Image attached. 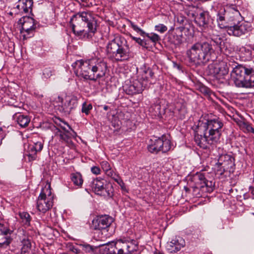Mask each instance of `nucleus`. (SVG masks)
<instances>
[{
	"label": "nucleus",
	"mask_w": 254,
	"mask_h": 254,
	"mask_svg": "<svg viewBox=\"0 0 254 254\" xmlns=\"http://www.w3.org/2000/svg\"><path fill=\"white\" fill-rule=\"evenodd\" d=\"M215 29L211 26H206L201 29V35L207 39H209Z\"/></svg>",
	"instance_id": "obj_31"
},
{
	"label": "nucleus",
	"mask_w": 254,
	"mask_h": 254,
	"mask_svg": "<svg viewBox=\"0 0 254 254\" xmlns=\"http://www.w3.org/2000/svg\"><path fill=\"white\" fill-rule=\"evenodd\" d=\"M54 195L49 188L43 189L40 193L37 201V208L42 213H46L53 205Z\"/></svg>",
	"instance_id": "obj_7"
},
{
	"label": "nucleus",
	"mask_w": 254,
	"mask_h": 254,
	"mask_svg": "<svg viewBox=\"0 0 254 254\" xmlns=\"http://www.w3.org/2000/svg\"><path fill=\"white\" fill-rule=\"evenodd\" d=\"M149 112L155 117L161 118L165 113V107H162L160 102H156L149 108Z\"/></svg>",
	"instance_id": "obj_22"
},
{
	"label": "nucleus",
	"mask_w": 254,
	"mask_h": 254,
	"mask_svg": "<svg viewBox=\"0 0 254 254\" xmlns=\"http://www.w3.org/2000/svg\"><path fill=\"white\" fill-rule=\"evenodd\" d=\"M203 90H204L203 91H204V92L205 94H209V89L208 88L205 87V88H203Z\"/></svg>",
	"instance_id": "obj_59"
},
{
	"label": "nucleus",
	"mask_w": 254,
	"mask_h": 254,
	"mask_svg": "<svg viewBox=\"0 0 254 254\" xmlns=\"http://www.w3.org/2000/svg\"><path fill=\"white\" fill-rule=\"evenodd\" d=\"M244 199H248L249 198V195L247 193H245L244 195Z\"/></svg>",
	"instance_id": "obj_62"
},
{
	"label": "nucleus",
	"mask_w": 254,
	"mask_h": 254,
	"mask_svg": "<svg viewBox=\"0 0 254 254\" xmlns=\"http://www.w3.org/2000/svg\"><path fill=\"white\" fill-rule=\"evenodd\" d=\"M31 248V243L28 241H24L23 243V246L21 248V254H25L27 252L30 250Z\"/></svg>",
	"instance_id": "obj_41"
},
{
	"label": "nucleus",
	"mask_w": 254,
	"mask_h": 254,
	"mask_svg": "<svg viewBox=\"0 0 254 254\" xmlns=\"http://www.w3.org/2000/svg\"><path fill=\"white\" fill-rule=\"evenodd\" d=\"M220 62H214L212 64L208 65L207 67V70L210 75L215 76V75L218 74L217 70L219 67V64Z\"/></svg>",
	"instance_id": "obj_29"
},
{
	"label": "nucleus",
	"mask_w": 254,
	"mask_h": 254,
	"mask_svg": "<svg viewBox=\"0 0 254 254\" xmlns=\"http://www.w3.org/2000/svg\"><path fill=\"white\" fill-rule=\"evenodd\" d=\"M251 30L250 23L246 22H238L233 26H229L226 30L229 35L240 37L245 35Z\"/></svg>",
	"instance_id": "obj_14"
},
{
	"label": "nucleus",
	"mask_w": 254,
	"mask_h": 254,
	"mask_svg": "<svg viewBox=\"0 0 254 254\" xmlns=\"http://www.w3.org/2000/svg\"><path fill=\"white\" fill-rule=\"evenodd\" d=\"M117 243L113 242L100 245L98 247L104 246V251L106 254H116V249H118Z\"/></svg>",
	"instance_id": "obj_27"
},
{
	"label": "nucleus",
	"mask_w": 254,
	"mask_h": 254,
	"mask_svg": "<svg viewBox=\"0 0 254 254\" xmlns=\"http://www.w3.org/2000/svg\"><path fill=\"white\" fill-rule=\"evenodd\" d=\"M214 54L212 46L208 42H196L186 52L189 62L195 65H204L210 61H213Z\"/></svg>",
	"instance_id": "obj_4"
},
{
	"label": "nucleus",
	"mask_w": 254,
	"mask_h": 254,
	"mask_svg": "<svg viewBox=\"0 0 254 254\" xmlns=\"http://www.w3.org/2000/svg\"><path fill=\"white\" fill-rule=\"evenodd\" d=\"M209 39H211V40L215 43L217 46L221 47V43L222 42V39L218 35V32L216 30H215V32H214L212 33V35Z\"/></svg>",
	"instance_id": "obj_37"
},
{
	"label": "nucleus",
	"mask_w": 254,
	"mask_h": 254,
	"mask_svg": "<svg viewBox=\"0 0 254 254\" xmlns=\"http://www.w3.org/2000/svg\"><path fill=\"white\" fill-rule=\"evenodd\" d=\"M241 127L245 132H251L254 133V128L250 124L246 122H243L241 125Z\"/></svg>",
	"instance_id": "obj_39"
},
{
	"label": "nucleus",
	"mask_w": 254,
	"mask_h": 254,
	"mask_svg": "<svg viewBox=\"0 0 254 254\" xmlns=\"http://www.w3.org/2000/svg\"><path fill=\"white\" fill-rule=\"evenodd\" d=\"M19 215L23 225L26 226H30L31 218L28 213L26 212H20Z\"/></svg>",
	"instance_id": "obj_34"
},
{
	"label": "nucleus",
	"mask_w": 254,
	"mask_h": 254,
	"mask_svg": "<svg viewBox=\"0 0 254 254\" xmlns=\"http://www.w3.org/2000/svg\"><path fill=\"white\" fill-rule=\"evenodd\" d=\"M183 42V35L182 34L176 36V44L180 45Z\"/></svg>",
	"instance_id": "obj_54"
},
{
	"label": "nucleus",
	"mask_w": 254,
	"mask_h": 254,
	"mask_svg": "<svg viewBox=\"0 0 254 254\" xmlns=\"http://www.w3.org/2000/svg\"><path fill=\"white\" fill-rule=\"evenodd\" d=\"M249 190L251 191V193L254 194V188L252 186H250L249 187Z\"/></svg>",
	"instance_id": "obj_60"
},
{
	"label": "nucleus",
	"mask_w": 254,
	"mask_h": 254,
	"mask_svg": "<svg viewBox=\"0 0 254 254\" xmlns=\"http://www.w3.org/2000/svg\"><path fill=\"white\" fill-rule=\"evenodd\" d=\"M18 1L19 3H21V0H19ZM16 8H17L20 12V10H21L20 3L16 5Z\"/></svg>",
	"instance_id": "obj_57"
},
{
	"label": "nucleus",
	"mask_w": 254,
	"mask_h": 254,
	"mask_svg": "<svg viewBox=\"0 0 254 254\" xmlns=\"http://www.w3.org/2000/svg\"><path fill=\"white\" fill-rule=\"evenodd\" d=\"M215 183L212 181H209L207 180L203 182V184L200 186L201 189L202 191H206L208 192H211L213 191Z\"/></svg>",
	"instance_id": "obj_33"
},
{
	"label": "nucleus",
	"mask_w": 254,
	"mask_h": 254,
	"mask_svg": "<svg viewBox=\"0 0 254 254\" xmlns=\"http://www.w3.org/2000/svg\"><path fill=\"white\" fill-rule=\"evenodd\" d=\"M130 37L133 40L142 47H145L146 45V42L144 40L141 39L140 38H137L131 35L130 36Z\"/></svg>",
	"instance_id": "obj_44"
},
{
	"label": "nucleus",
	"mask_w": 254,
	"mask_h": 254,
	"mask_svg": "<svg viewBox=\"0 0 254 254\" xmlns=\"http://www.w3.org/2000/svg\"><path fill=\"white\" fill-rule=\"evenodd\" d=\"M91 172L95 175H99L100 174L101 170L99 167L93 166L91 168Z\"/></svg>",
	"instance_id": "obj_50"
},
{
	"label": "nucleus",
	"mask_w": 254,
	"mask_h": 254,
	"mask_svg": "<svg viewBox=\"0 0 254 254\" xmlns=\"http://www.w3.org/2000/svg\"><path fill=\"white\" fill-rule=\"evenodd\" d=\"M234 159L230 155L225 154L221 155L216 164L217 173L222 175L225 172L230 171V169L234 165Z\"/></svg>",
	"instance_id": "obj_15"
},
{
	"label": "nucleus",
	"mask_w": 254,
	"mask_h": 254,
	"mask_svg": "<svg viewBox=\"0 0 254 254\" xmlns=\"http://www.w3.org/2000/svg\"><path fill=\"white\" fill-rule=\"evenodd\" d=\"M249 70L250 68H246L242 65L236 66L233 68L231 73V77L237 87H243Z\"/></svg>",
	"instance_id": "obj_10"
},
{
	"label": "nucleus",
	"mask_w": 254,
	"mask_h": 254,
	"mask_svg": "<svg viewBox=\"0 0 254 254\" xmlns=\"http://www.w3.org/2000/svg\"><path fill=\"white\" fill-rule=\"evenodd\" d=\"M192 193L194 197H199L201 196V194L200 193V186L195 185V186L192 187Z\"/></svg>",
	"instance_id": "obj_42"
},
{
	"label": "nucleus",
	"mask_w": 254,
	"mask_h": 254,
	"mask_svg": "<svg viewBox=\"0 0 254 254\" xmlns=\"http://www.w3.org/2000/svg\"><path fill=\"white\" fill-rule=\"evenodd\" d=\"M108 57L117 62L127 60L130 56L129 45L126 39L120 36L115 37L109 41L106 46Z\"/></svg>",
	"instance_id": "obj_5"
},
{
	"label": "nucleus",
	"mask_w": 254,
	"mask_h": 254,
	"mask_svg": "<svg viewBox=\"0 0 254 254\" xmlns=\"http://www.w3.org/2000/svg\"><path fill=\"white\" fill-rule=\"evenodd\" d=\"M92 106L91 104H87L86 102H84L82 104L81 112L87 115L89 114L90 111L92 110Z\"/></svg>",
	"instance_id": "obj_40"
},
{
	"label": "nucleus",
	"mask_w": 254,
	"mask_h": 254,
	"mask_svg": "<svg viewBox=\"0 0 254 254\" xmlns=\"http://www.w3.org/2000/svg\"><path fill=\"white\" fill-rule=\"evenodd\" d=\"M154 254H164V253L162 252H161L160 251H158L157 250H156L155 252H154Z\"/></svg>",
	"instance_id": "obj_58"
},
{
	"label": "nucleus",
	"mask_w": 254,
	"mask_h": 254,
	"mask_svg": "<svg viewBox=\"0 0 254 254\" xmlns=\"http://www.w3.org/2000/svg\"><path fill=\"white\" fill-rule=\"evenodd\" d=\"M154 74L152 70L149 67L140 68L137 71L136 78H133L126 81L123 86L124 90L128 95L141 93L144 89L153 84Z\"/></svg>",
	"instance_id": "obj_3"
},
{
	"label": "nucleus",
	"mask_w": 254,
	"mask_h": 254,
	"mask_svg": "<svg viewBox=\"0 0 254 254\" xmlns=\"http://www.w3.org/2000/svg\"><path fill=\"white\" fill-rule=\"evenodd\" d=\"M71 180L73 184L77 187H81L83 184V179L81 174L79 173H75L71 174Z\"/></svg>",
	"instance_id": "obj_30"
},
{
	"label": "nucleus",
	"mask_w": 254,
	"mask_h": 254,
	"mask_svg": "<svg viewBox=\"0 0 254 254\" xmlns=\"http://www.w3.org/2000/svg\"><path fill=\"white\" fill-rule=\"evenodd\" d=\"M195 185L201 186L203 184V182L206 181L205 174L203 173H196L192 178Z\"/></svg>",
	"instance_id": "obj_32"
},
{
	"label": "nucleus",
	"mask_w": 254,
	"mask_h": 254,
	"mask_svg": "<svg viewBox=\"0 0 254 254\" xmlns=\"http://www.w3.org/2000/svg\"><path fill=\"white\" fill-rule=\"evenodd\" d=\"M33 4V0H25V1L21 2L20 3V12L24 13H28L29 12H31Z\"/></svg>",
	"instance_id": "obj_28"
},
{
	"label": "nucleus",
	"mask_w": 254,
	"mask_h": 254,
	"mask_svg": "<svg viewBox=\"0 0 254 254\" xmlns=\"http://www.w3.org/2000/svg\"><path fill=\"white\" fill-rule=\"evenodd\" d=\"M109 108V107L108 106H107V105H104V106H103V109H104V110H105V111L108 110Z\"/></svg>",
	"instance_id": "obj_61"
},
{
	"label": "nucleus",
	"mask_w": 254,
	"mask_h": 254,
	"mask_svg": "<svg viewBox=\"0 0 254 254\" xmlns=\"http://www.w3.org/2000/svg\"><path fill=\"white\" fill-rule=\"evenodd\" d=\"M129 22L130 26L135 31L139 33L142 36L147 37L153 43L154 45H155L157 42L160 41L161 38L158 34L154 33H146L132 21H129Z\"/></svg>",
	"instance_id": "obj_18"
},
{
	"label": "nucleus",
	"mask_w": 254,
	"mask_h": 254,
	"mask_svg": "<svg viewBox=\"0 0 254 254\" xmlns=\"http://www.w3.org/2000/svg\"><path fill=\"white\" fill-rule=\"evenodd\" d=\"M168 28L166 26L163 24H159L155 26V30L161 33H164L167 30Z\"/></svg>",
	"instance_id": "obj_43"
},
{
	"label": "nucleus",
	"mask_w": 254,
	"mask_h": 254,
	"mask_svg": "<svg viewBox=\"0 0 254 254\" xmlns=\"http://www.w3.org/2000/svg\"><path fill=\"white\" fill-rule=\"evenodd\" d=\"M223 126L222 120L217 117L205 122L200 121L198 130L194 135V141L202 149L209 148L210 145L219 141Z\"/></svg>",
	"instance_id": "obj_1"
},
{
	"label": "nucleus",
	"mask_w": 254,
	"mask_h": 254,
	"mask_svg": "<svg viewBox=\"0 0 254 254\" xmlns=\"http://www.w3.org/2000/svg\"><path fill=\"white\" fill-rule=\"evenodd\" d=\"M13 230L9 227V224L4 220L0 221V245H8L12 241L11 235Z\"/></svg>",
	"instance_id": "obj_16"
},
{
	"label": "nucleus",
	"mask_w": 254,
	"mask_h": 254,
	"mask_svg": "<svg viewBox=\"0 0 254 254\" xmlns=\"http://www.w3.org/2000/svg\"><path fill=\"white\" fill-rule=\"evenodd\" d=\"M118 249H116V250H118L117 253H116V254H126V252H124L123 249L120 246H118Z\"/></svg>",
	"instance_id": "obj_55"
},
{
	"label": "nucleus",
	"mask_w": 254,
	"mask_h": 254,
	"mask_svg": "<svg viewBox=\"0 0 254 254\" xmlns=\"http://www.w3.org/2000/svg\"><path fill=\"white\" fill-rule=\"evenodd\" d=\"M13 119L22 128L28 127L31 121L29 116L20 113H15L13 116Z\"/></svg>",
	"instance_id": "obj_21"
},
{
	"label": "nucleus",
	"mask_w": 254,
	"mask_h": 254,
	"mask_svg": "<svg viewBox=\"0 0 254 254\" xmlns=\"http://www.w3.org/2000/svg\"><path fill=\"white\" fill-rule=\"evenodd\" d=\"M69 24L74 34L79 38H88L89 34L88 31L85 30L86 25L85 22L73 15L70 19Z\"/></svg>",
	"instance_id": "obj_9"
},
{
	"label": "nucleus",
	"mask_w": 254,
	"mask_h": 254,
	"mask_svg": "<svg viewBox=\"0 0 254 254\" xmlns=\"http://www.w3.org/2000/svg\"><path fill=\"white\" fill-rule=\"evenodd\" d=\"M106 174L112 178L114 180V177L116 178L118 176V175H117L113 170L110 169V170H108V171L105 172Z\"/></svg>",
	"instance_id": "obj_49"
},
{
	"label": "nucleus",
	"mask_w": 254,
	"mask_h": 254,
	"mask_svg": "<svg viewBox=\"0 0 254 254\" xmlns=\"http://www.w3.org/2000/svg\"><path fill=\"white\" fill-rule=\"evenodd\" d=\"M76 17L85 22L88 29V32L94 34L96 31V21L89 11L78 12L74 14Z\"/></svg>",
	"instance_id": "obj_17"
},
{
	"label": "nucleus",
	"mask_w": 254,
	"mask_h": 254,
	"mask_svg": "<svg viewBox=\"0 0 254 254\" xmlns=\"http://www.w3.org/2000/svg\"><path fill=\"white\" fill-rule=\"evenodd\" d=\"M69 249L71 252L74 253L75 254H79L81 253L80 250L73 246H71Z\"/></svg>",
	"instance_id": "obj_53"
},
{
	"label": "nucleus",
	"mask_w": 254,
	"mask_h": 254,
	"mask_svg": "<svg viewBox=\"0 0 254 254\" xmlns=\"http://www.w3.org/2000/svg\"><path fill=\"white\" fill-rule=\"evenodd\" d=\"M79 246L82 248V250L84 253L88 254H93L95 250L99 247L98 246H91L87 243L80 244Z\"/></svg>",
	"instance_id": "obj_35"
},
{
	"label": "nucleus",
	"mask_w": 254,
	"mask_h": 254,
	"mask_svg": "<svg viewBox=\"0 0 254 254\" xmlns=\"http://www.w3.org/2000/svg\"><path fill=\"white\" fill-rule=\"evenodd\" d=\"M43 75L46 78H49L52 75V70L50 68H45L43 70Z\"/></svg>",
	"instance_id": "obj_45"
},
{
	"label": "nucleus",
	"mask_w": 254,
	"mask_h": 254,
	"mask_svg": "<svg viewBox=\"0 0 254 254\" xmlns=\"http://www.w3.org/2000/svg\"><path fill=\"white\" fill-rule=\"evenodd\" d=\"M228 15V12L224 7H221L217 14V22L220 28H226L229 26L227 25L226 18Z\"/></svg>",
	"instance_id": "obj_20"
},
{
	"label": "nucleus",
	"mask_w": 254,
	"mask_h": 254,
	"mask_svg": "<svg viewBox=\"0 0 254 254\" xmlns=\"http://www.w3.org/2000/svg\"><path fill=\"white\" fill-rule=\"evenodd\" d=\"M125 239H121L117 242V246L121 247L123 249L124 251L126 252V248L124 247L125 245Z\"/></svg>",
	"instance_id": "obj_51"
},
{
	"label": "nucleus",
	"mask_w": 254,
	"mask_h": 254,
	"mask_svg": "<svg viewBox=\"0 0 254 254\" xmlns=\"http://www.w3.org/2000/svg\"><path fill=\"white\" fill-rule=\"evenodd\" d=\"M185 246V240L182 237H176L168 243L167 249L171 253H176Z\"/></svg>",
	"instance_id": "obj_19"
},
{
	"label": "nucleus",
	"mask_w": 254,
	"mask_h": 254,
	"mask_svg": "<svg viewBox=\"0 0 254 254\" xmlns=\"http://www.w3.org/2000/svg\"><path fill=\"white\" fill-rule=\"evenodd\" d=\"M229 9L233 13H234L236 16L240 15V13L237 9V7L235 5H232L230 7Z\"/></svg>",
	"instance_id": "obj_52"
},
{
	"label": "nucleus",
	"mask_w": 254,
	"mask_h": 254,
	"mask_svg": "<svg viewBox=\"0 0 254 254\" xmlns=\"http://www.w3.org/2000/svg\"><path fill=\"white\" fill-rule=\"evenodd\" d=\"M21 24V33L23 35V39H26L31 37L35 31L36 25L35 20L29 16H23L19 20Z\"/></svg>",
	"instance_id": "obj_12"
},
{
	"label": "nucleus",
	"mask_w": 254,
	"mask_h": 254,
	"mask_svg": "<svg viewBox=\"0 0 254 254\" xmlns=\"http://www.w3.org/2000/svg\"><path fill=\"white\" fill-rule=\"evenodd\" d=\"M114 180L121 187V190L124 192H128V190L127 189L125 183L119 175L116 178L114 177Z\"/></svg>",
	"instance_id": "obj_38"
},
{
	"label": "nucleus",
	"mask_w": 254,
	"mask_h": 254,
	"mask_svg": "<svg viewBox=\"0 0 254 254\" xmlns=\"http://www.w3.org/2000/svg\"><path fill=\"white\" fill-rule=\"evenodd\" d=\"M176 111L181 112V115L180 117V118H181V119H183L186 113V110L184 106H182L180 109H179L178 107L176 106V108H175V112H176Z\"/></svg>",
	"instance_id": "obj_48"
},
{
	"label": "nucleus",
	"mask_w": 254,
	"mask_h": 254,
	"mask_svg": "<svg viewBox=\"0 0 254 254\" xmlns=\"http://www.w3.org/2000/svg\"><path fill=\"white\" fill-rule=\"evenodd\" d=\"M113 221V218L109 215L98 216L92 220V226L95 230H104L108 232Z\"/></svg>",
	"instance_id": "obj_13"
},
{
	"label": "nucleus",
	"mask_w": 254,
	"mask_h": 254,
	"mask_svg": "<svg viewBox=\"0 0 254 254\" xmlns=\"http://www.w3.org/2000/svg\"><path fill=\"white\" fill-rule=\"evenodd\" d=\"M254 87V70L250 68L242 87L251 88Z\"/></svg>",
	"instance_id": "obj_26"
},
{
	"label": "nucleus",
	"mask_w": 254,
	"mask_h": 254,
	"mask_svg": "<svg viewBox=\"0 0 254 254\" xmlns=\"http://www.w3.org/2000/svg\"><path fill=\"white\" fill-rule=\"evenodd\" d=\"M90 187L98 195L111 198L113 196L114 189L112 186L105 185L104 180L96 178L92 181Z\"/></svg>",
	"instance_id": "obj_8"
},
{
	"label": "nucleus",
	"mask_w": 254,
	"mask_h": 254,
	"mask_svg": "<svg viewBox=\"0 0 254 254\" xmlns=\"http://www.w3.org/2000/svg\"><path fill=\"white\" fill-rule=\"evenodd\" d=\"M81 2H87L88 0H80Z\"/></svg>",
	"instance_id": "obj_63"
},
{
	"label": "nucleus",
	"mask_w": 254,
	"mask_h": 254,
	"mask_svg": "<svg viewBox=\"0 0 254 254\" xmlns=\"http://www.w3.org/2000/svg\"><path fill=\"white\" fill-rule=\"evenodd\" d=\"M180 31H182V30L183 29H184V28H182V27H181V28H180Z\"/></svg>",
	"instance_id": "obj_64"
},
{
	"label": "nucleus",
	"mask_w": 254,
	"mask_h": 254,
	"mask_svg": "<svg viewBox=\"0 0 254 254\" xmlns=\"http://www.w3.org/2000/svg\"><path fill=\"white\" fill-rule=\"evenodd\" d=\"M219 67L217 70L218 74L215 75L214 77L218 80L226 79L227 77H229V70L226 64L224 62H220Z\"/></svg>",
	"instance_id": "obj_23"
},
{
	"label": "nucleus",
	"mask_w": 254,
	"mask_h": 254,
	"mask_svg": "<svg viewBox=\"0 0 254 254\" xmlns=\"http://www.w3.org/2000/svg\"><path fill=\"white\" fill-rule=\"evenodd\" d=\"M195 21L202 28L208 25V13L206 11H202L198 14L195 17Z\"/></svg>",
	"instance_id": "obj_24"
},
{
	"label": "nucleus",
	"mask_w": 254,
	"mask_h": 254,
	"mask_svg": "<svg viewBox=\"0 0 254 254\" xmlns=\"http://www.w3.org/2000/svg\"><path fill=\"white\" fill-rule=\"evenodd\" d=\"M71 66L77 76L85 80L94 81L103 77L107 70L106 62L99 58H93L85 61L77 60Z\"/></svg>",
	"instance_id": "obj_2"
},
{
	"label": "nucleus",
	"mask_w": 254,
	"mask_h": 254,
	"mask_svg": "<svg viewBox=\"0 0 254 254\" xmlns=\"http://www.w3.org/2000/svg\"><path fill=\"white\" fill-rule=\"evenodd\" d=\"M38 152L35 149L33 145H30L29 147L28 154V159L29 161H32L36 159L37 154Z\"/></svg>",
	"instance_id": "obj_36"
},
{
	"label": "nucleus",
	"mask_w": 254,
	"mask_h": 254,
	"mask_svg": "<svg viewBox=\"0 0 254 254\" xmlns=\"http://www.w3.org/2000/svg\"><path fill=\"white\" fill-rule=\"evenodd\" d=\"M124 247L126 248V254H131L137 249L136 242L133 239H125V244Z\"/></svg>",
	"instance_id": "obj_25"
},
{
	"label": "nucleus",
	"mask_w": 254,
	"mask_h": 254,
	"mask_svg": "<svg viewBox=\"0 0 254 254\" xmlns=\"http://www.w3.org/2000/svg\"><path fill=\"white\" fill-rule=\"evenodd\" d=\"M171 148V141L164 135L154 140L150 139V143L147 146L148 151L153 154H157L160 152L166 153L169 151Z\"/></svg>",
	"instance_id": "obj_6"
},
{
	"label": "nucleus",
	"mask_w": 254,
	"mask_h": 254,
	"mask_svg": "<svg viewBox=\"0 0 254 254\" xmlns=\"http://www.w3.org/2000/svg\"><path fill=\"white\" fill-rule=\"evenodd\" d=\"M33 145L38 152H40L43 148V143L41 141L35 142Z\"/></svg>",
	"instance_id": "obj_46"
},
{
	"label": "nucleus",
	"mask_w": 254,
	"mask_h": 254,
	"mask_svg": "<svg viewBox=\"0 0 254 254\" xmlns=\"http://www.w3.org/2000/svg\"><path fill=\"white\" fill-rule=\"evenodd\" d=\"M57 101L61 103L59 105L60 111L66 115L76 107L77 98L74 95L66 96L64 99L59 96Z\"/></svg>",
	"instance_id": "obj_11"
},
{
	"label": "nucleus",
	"mask_w": 254,
	"mask_h": 254,
	"mask_svg": "<svg viewBox=\"0 0 254 254\" xmlns=\"http://www.w3.org/2000/svg\"><path fill=\"white\" fill-rule=\"evenodd\" d=\"M101 166L105 172L111 168L109 163L107 161H102L101 163Z\"/></svg>",
	"instance_id": "obj_47"
},
{
	"label": "nucleus",
	"mask_w": 254,
	"mask_h": 254,
	"mask_svg": "<svg viewBox=\"0 0 254 254\" xmlns=\"http://www.w3.org/2000/svg\"><path fill=\"white\" fill-rule=\"evenodd\" d=\"M244 49L245 50V52L247 53L248 55L249 56H251V55H252V51L250 50H249V49L246 50L245 48H244Z\"/></svg>",
	"instance_id": "obj_56"
}]
</instances>
